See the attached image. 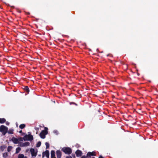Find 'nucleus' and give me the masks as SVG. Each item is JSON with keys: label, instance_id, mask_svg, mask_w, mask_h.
I'll list each match as a JSON object with an SVG mask.
<instances>
[{"label": "nucleus", "instance_id": "a211bd4d", "mask_svg": "<svg viewBox=\"0 0 158 158\" xmlns=\"http://www.w3.org/2000/svg\"><path fill=\"white\" fill-rule=\"evenodd\" d=\"M21 148L19 147H18L17 148H16V153H19L20 151L21 150Z\"/></svg>", "mask_w": 158, "mask_h": 158}, {"label": "nucleus", "instance_id": "393cba45", "mask_svg": "<svg viewBox=\"0 0 158 158\" xmlns=\"http://www.w3.org/2000/svg\"><path fill=\"white\" fill-rule=\"evenodd\" d=\"M35 129L36 131V134H37V133H38V132L39 130V128L38 127H35Z\"/></svg>", "mask_w": 158, "mask_h": 158}, {"label": "nucleus", "instance_id": "f8f14e48", "mask_svg": "<svg viewBox=\"0 0 158 158\" xmlns=\"http://www.w3.org/2000/svg\"><path fill=\"white\" fill-rule=\"evenodd\" d=\"M6 121V119L4 118H0V123H3Z\"/></svg>", "mask_w": 158, "mask_h": 158}, {"label": "nucleus", "instance_id": "ddd939ff", "mask_svg": "<svg viewBox=\"0 0 158 158\" xmlns=\"http://www.w3.org/2000/svg\"><path fill=\"white\" fill-rule=\"evenodd\" d=\"M6 148V146L5 145H2L0 147V149L1 151H3Z\"/></svg>", "mask_w": 158, "mask_h": 158}, {"label": "nucleus", "instance_id": "2eb2a0df", "mask_svg": "<svg viewBox=\"0 0 158 158\" xmlns=\"http://www.w3.org/2000/svg\"><path fill=\"white\" fill-rule=\"evenodd\" d=\"M14 130L13 129H10L7 132L9 134H13V133Z\"/></svg>", "mask_w": 158, "mask_h": 158}, {"label": "nucleus", "instance_id": "9b49d317", "mask_svg": "<svg viewBox=\"0 0 158 158\" xmlns=\"http://www.w3.org/2000/svg\"><path fill=\"white\" fill-rule=\"evenodd\" d=\"M51 158H56L55 156V152L54 150H52L51 152Z\"/></svg>", "mask_w": 158, "mask_h": 158}, {"label": "nucleus", "instance_id": "1a4fd4ad", "mask_svg": "<svg viewBox=\"0 0 158 158\" xmlns=\"http://www.w3.org/2000/svg\"><path fill=\"white\" fill-rule=\"evenodd\" d=\"M75 153L76 154V156L77 157H79L81 156L82 154V153L81 151L79 150H78L76 151Z\"/></svg>", "mask_w": 158, "mask_h": 158}, {"label": "nucleus", "instance_id": "f257e3e1", "mask_svg": "<svg viewBox=\"0 0 158 158\" xmlns=\"http://www.w3.org/2000/svg\"><path fill=\"white\" fill-rule=\"evenodd\" d=\"M48 129L47 127H44V130H42L40 134V136L42 139H44L46 135L48 133Z\"/></svg>", "mask_w": 158, "mask_h": 158}, {"label": "nucleus", "instance_id": "423d86ee", "mask_svg": "<svg viewBox=\"0 0 158 158\" xmlns=\"http://www.w3.org/2000/svg\"><path fill=\"white\" fill-rule=\"evenodd\" d=\"M96 153L95 152L93 151L92 152H88L87 154V157H90L91 156H96Z\"/></svg>", "mask_w": 158, "mask_h": 158}, {"label": "nucleus", "instance_id": "4468645a", "mask_svg": "<svg viewBox=\"0 0 158 158\" xmlns=\"http://www.w3.org/2000/svg\"><path fill=\"white\" fill-rule=\"evenodd\" d=\"M24 89L26 92L28 93L29 92V88L27 86H25Z\"/></svg>", "mask_w": 158, "mask_h": 158}, {"label": "nucleus", "instance_id": "6e6552de", "mask_svg": "<svg viewBox=\"0 0 158 158\" xmlns=\"http://www.w3.org/2000/svg\"><path fill=\"white\" fill-rule=\"evenodd\" d=\"M56 154L57 158H61V152L60 150H57L56 152Z\"/></svg>", "mask_w": 158, "mask_h": 158}, {"label": "nucleus", "instance_id": "a878e982", "mask_svg": "<svg viewBox=\"0 0 158 158\" xmlns=\"http://www.w3.org/2000/svg\"><path fill=\"white\" fill-rule=\"evenodd\" d=\"M2 132V134H3L4 135H5L6 133L7 132V131H4Z\"/></svg>", "mask_w": 158, "mask_h": 158}, {"label": "nucleus", "instance_id": "7ed1b4c3", "mask_svg": "<svg viewBox=\"0 0 158 158\" xmlns=\"http://www.w3.org/2000/svg\"><path fill=\"white\" fill-rule=\"evenodd\" d=\"M24 140L31 141L33 139V137L32 135H26L23 137Z\"/></svg>", "mask_w": 158, "mask_h": 158}, {"label": "nucleus", "instance_id": "0eeeda50", "mask_svg": "<svg viewBox=\"0 0 158 158\" xmlns=\"http://www.w3.org/2000/svg\"><path fill=\"white\" fill-rule=\"evenodd\" d=\"M30 151L31 152L32 156H36L37 155V152H35V150L33 148H31Z\"/></svg>", "mask_w": 158, "mask_h": 158}, {"label": "nucleus", "instance_id": "5701e85b", "mask_svg": "<svg viewBox=\"0 0 158 158\" xmlns=\"http://www.w3.org/2000/svg\"><path fill=\"white\" fill-rule=\"evenodd\" d=\"M18 139V142L19 141H23V140H24L23 137L22 138L21 137H20Z\"/></svg>", "mask_w": 158, "mask_h": 158}, {"label": "nucleus", "instance_id": "cd10ccee", "mask_svg": "<svg viewBox=\"0 0 158 158\" xmlns=\"http://www.w3.org/2000/svg\"><path fill=\"white\" fill-rule=\"evenodd\" d=\"M87 156H83L81 157V158H87Z\"/></svg>", "mask_w": 158, "mask_h": 158}, {"label": "nucleus", "instance_id": "473e14b6", "mask_svg": "<svg viewBox=\"0 0 158 158\" xmlns=\"http://www.w3.org/2000/svg\"><path fill=\"white\" fill-rule=\"evenodd\" d=\"M98 158H103L101 156H100Z\"/></svg>", "mask_w": 158, "mask_h": 158}, {"label": "nucleus", "instance_id": "6ab92c4d", "mask_svg": "<svg viewBox=\"0 0 158 158\" xmlns=\"http://www.w3.org/2000/svg\"><path fill=\"white\" fill-rule=\"evenodd\" d=\"M24 157V155L23 154H19L18 156V158H23Z\"/></svg>", "mask_w": 158, "mask_h": 158}, {"label": "nucleus", "instance_id": "c9c22d12", "mask_svg": "<svg viewBox=\"0 0 158 158\" xmlns=\"http://www.w3.org/2000/svg\"><path fill=\"white\" fill-rule=\"evenodd\" d=\"M23 158H27V157L26 156H24V157Z\"/></svg>", "mask_w": 158, "mask_h": 158}, {"label": "nucleus", "instance_id": "f03ea898", "mask_svg": "<svg viewBox=\"0 0 158 158\" xmlns=\"http://www.w3.org/2000/svg\"><path fill=\"white\" fill-rule=\"evenodd\" d=\"M61 150L66 154L69 155L72 152L71 149L69 147H64L62 148Z\"/></svg>", "mask_w": 158, "mask_h": 158}, {"label": "nucleus", "instance_id": "f704fd0d", "mask_svg": "<svg viewBox=\"0 0 158 158\" xmlns=\"http://www.w3.org/2000/svg\"><path fill=\"white\" fill-rule=\"evenodd\" d=\"M27 14H28V15H29L30 14V13L29 12H28L27 13Z\"/></svg>", "mask_w": 158, "mask_h": 158}, {"label": "nucleus", "instance_id": "7c9ffc66", "mask_svg": "<svg viewBox=\"0 0 158 158\" xmlns=\"http://www.w3.org/2000/svg\"><path fill=\"white\" fill-rule=\"evenodd\" d=\"M9 124V122H7L6 123V125H8Z\"/></svg>", "mask_w": 158, "mask_h": 158}, {"label": "nucleus", "instance_id": "412c9836", "mask_svg": "<svg viewBox=\"0 0 158 158\" xmlns=\"http://www.w3.org/2000/svg\"><path fill=\"white\" fill-rule=\"evenodd\" d=\"M41 144V142L40 141H39L36 144V147H40Z\"/></svg>", "mask_w": 158, "mask_h": 158}, {"label": "nucleus", "instance_id": "aec40b11", "mask_svg": "<svg viewBox=\"0 0 158 158\" xmlns=\"http://www.w3.org/2000/svg\"><path fill=\"white\" fill-rule=\"evenodd\" d=\"M23 143L24 144L23 145L24 147L29 146L30 145V143L29 142H26Z\"/></svg>", "mask_w": 158, "mask_h": 158}, {"label": "nucleus", "instance_id": "72a5a7b5", "mask_svg": "<svg viewBox=\"0 0 158 158\" xmlns=\"http://www.w3.org/2000/svg\"><path fill=\"white\" fill-rule=\"evenodd\" d=\"M19 133H22V130H21V131H19Z\"/></svg>", "mask_w": 158, "mask_h": 158}, {"label": "nucleus", "instance_id": "f3484780", "mask_svg": "<svg viewBox=\"0 0 158 158\" xmlns=\"http://www.w3.org/2000/svg\"><path fill=\"white\" fill-rule=\"evenodd\" d=\"M2 156H3V157L4 158H6L7 157V156H8V154L6 152H5V153H4L3 154Z\"/></svg>", "mask_w": 158, "mask_h": 158}, {"label": "nucleus", "instance_id": "39448f33", "mask_svg": "<svg viewBox=\"0 0 158 158\" xmlns=\"http://www.w3.org/2000/svg\"><path fill=\"white\" fill-rule=\"evenodd\" d=\"M8 127L4 126V125H1L0 127V131L1 132H3L6 131H8Z\"/></svg>", "mask_w": 158, "mask_h": 158}, {"label": "nucleus", "instance_id": "e433bc0d", "mask_svg": "<svg viewBox=\"0 0 158 158\" xmlns=\"http://www.w3.org/2000/svg\"><path fill=\"white\" fill-rule=\"evenodd\" d=\"M11 7L12 8H14V7L13 6H11Z\"/></svg>", "mask_w": 158, "mask_h": 158}, {"label": "nucleus", "instance_id": "4c0bfd02", "mask_svg": "<svg viewBox=\"0 0 158 158\" xmlns=\"http://www.w3.org/2000/svg\"><path fill=\"white\" fill-rule=\"evenodd\" d=\"M109 56V55H107V56Z\"/></svg>", "mask_w": 158, "mask_h": 158}, {"label": "nucleus", "instance_id": "4be33fe9", "mask_svg": "<svg viewBox=\"0 0 158 158\" xmlns=\"http://www.w3.org/2000/svg\"><path fill=\"white\" fill-rule=\"evenodd\" d=\"M12 147V146H9L7 148V151L8 152H10L11 151Z\"/></svg>", "mask_w": 158, "mask_h": 158}, {"label": "nucleus", "instance_id": "b1692460", "mask_svg": "<svg viewBox=\"0 0 158 158\" xmlns=\"http://www.w3.org/2000/svg\"><path fill=\"white\" fill-rule=\"evenodd\" d=\"M45 145L46 146V148H48L49 147V145L48 143V142H46L45 143Z\"/></svg>", "mask_w": 158, "mask_h": 158}, {"label": "nucleus", "instance_id": "2f4dec72", "mask_svg": "<svg viewBox=\"0 0 158 158\" xmlns=\"http://www.w3.org/2000/svg\"><path fill=\"white\" fill-rule=\"evenodd\" d=\"M72 103V102H70V104H71ZM73 103V104H75V105H77V104H76V103H74V102H73V103Z\"/></svg>", "mask_w": 158, "mask_h": 158}, {"label": "nucleus", "instance_id": "9d476101", "mask_svg": "<svg viewBox=\"0 0 158 158\" xmlns=\"http://www.w3.org/2000/svg\"><path fill=\"white\" fill-rule=\"evenodd\" d=\"M11 141L15 144H17L18 143V139L15 137H12L11 139Z\"/></svg>", "mask_w": 158, "mask_h": 158}, {"label": "nucleus", "instance_id": "bb28decb", "mask_svg": "<svg viewBox=\"0 0 158 158\" xmlns=\"http://www.w3.org/2000/svg\"><path fill=\"white\" fill-rule=\"evenodd\" d=\"M23 145H24L23 143H20V146L22 147H24Z\"/></svg>", "mask_w": 158, "mask_h": 158}, {"label": "nucleus", "instance_id": "c85d7f7f", "mask_svg": "<svg viewBox=\"0 0 158 158\" xmlns=\"http://www.w3.org/2000/svg\"><path fill=\"white\" fill-rule=\"evenodd\" d=\"M66 158H72V157L70 156H67Z\"/></svg>", "mask_w": 158, "mask_h": 158}, {"label": "nucleus", "instance_id": "dca6fc26", "mask_svg": "<svg viewBox=\"0 0 158 158\" xmlns=\"http://www.w3.org/2000/svg\"><path fill=\"white\" fill-rule=\"evenodd\" d=\"M26 127L25 124H20L19 126V127L21 129H23Z\"/></svg>", "mask_w": 158, "mask_h": 158}, {"label": "nucleus", "instance_id": "c756f323", "mask_svg": "<svg viewBox=\"0 0 158 158\" xmlns=\"http://www.w3.org/2000/svg\"><path fill=\"white\" fill-rule=\"evenodd\" d=\"M57 132H58V131H53V132L54 133H56V135L57 134Z\"/></svg>", "mask_w": 158, "mask_h": 158}, {"label": "nucleus", "instance_id": "20e7f679", "mask_svg": "<svg viewBox=\"0 0 158 158\" xmlns=\"http://www.w3.org/2000/svg\"><path fill=\"white\" fill-rule=\"evenodd\" d=\"M45 156L47 158H49V151L47 150L42 153V158H44Z\"/></svg>", "mask_w": 158, "mask_h": 158}]
</instances>
